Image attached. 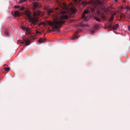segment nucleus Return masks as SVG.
<instances>
[{"label": "nucleus", "mask_w": 130, "mask_h": 130, "mask_svg": "<svg viewBox=\"0 0 130 130\" xmlns=\"http://www.w3.org/2000/svg\"><path fill=\"white\" fill-rule=\"evenodd\" d=\"M60 13L62 15H60L59 17L57 16L54 18L53 22L49 21L48 23V25L52 27L53 31H57L58 32H60V31L59 28L61 27L62 24L65 22L63 19L68 18L67 16L64 15V14H66L67 12L65 11L64 10H60Z\"/></svg>", "instance_id": "1"}, {"label": "nucleus", "mask_w": 130, "mask_h": 130, "mask_svg": "<svg viewBox=\"0 0 130 130\" xmlns=\"http://www.w3.org/2000/svg\"><path fill=\"white\" fill-rule=\"evenodd\" d=\"M92 3L94 7L91 9V12L92 13L94 11L96 12L98 14L101 15L103 19H104L105 17L103 14V12L105 13L107 12L109 8L104 6L103 3L99 0H93Z\"/></svg>", "instance_id": "2"}, {"label": "nucleus", "mask_w": 130, "mask_h": 130, "mask_svg": "<svg viewBox=\"0 0 130 130\" xmlns=\"http://www.w3.org/2000/svg\"><path fill=\"white\" fill-rule=\"evenodd\" d=\"M25 14L27 16L29 19V20L31 23V24H33V23H35L37 21V19L34 17H31L30 12L29 11H26L25 12Z\"/></svg>", "instance_id": "3"}, {"label": "nucleus", "mask_w": 130, "mask_h": 130, "mask_svg": "<svg viewBox=\"0 0 130 130\" xmlns=\"http://www.w3.org/2000/svg\"><path fill=\"white\" fill-rule=\"evenodd\" d=\"M41 13L39 10H37L34 11L33 17L35 18L37 20V22L35 23H33L34 25H36L39 22L38 17L40 15Z\"/></svg>", "instance_id": "4"}, {"label": "nucleus", "mask_w": 130, "mask_h": 130, "mask_svg": "<svg viewBox=\"0 0 130 130\" xmlns=\"http://www.w3.org/2000/svg\"><path fill=\"white\" fill-rule=\"evenodd\" d=\"M22 29L24 31H26V34L27 35H31V30L29 29V28H28L26 26H23L21 27Z\"/></svg>", "instance_id": "5"}, {"label": "nucleus", "mask_w": 130, "mask_h": 130, "mask_svg": "<svg viewBox=\"0 0 130 130\" xmlns=\"http://www.w3.org/2000/svg\"><path fill=\"white\" fill-rule=\"evenodd\" d=\"M40 6H39L38 4L37 3H34L32 6V9L33 10H35L37 8H39Z\"/></svg>", "instance_id": "6"}, {"label": "nucleus", "mask_w": 130, "mask_h": 130, "mask_svg": "<svg viewBox=\"0 0 130 130\" xmlns=\"http://www.w3.org/2000/svg\"><path fill=\"white\" fill-rule=\"evenodd\" d=\"M24 42L25 43V44L24 47L25 46H27L30 45L31 43V41L29 40L24 39Z\"/></svg>", "instance_id": "7"}, {"label": "nucleus", "mask_w": 130, "mask_h": 130, "mask_svg": "<svg viewBox=\"0 0 130 130\" xmlns=\"http://www.w3.org/2000/svg\"><path fill=\"white\" fill-rule=\"evenodd\" d=\"M119 27V25L118 24H116L112 26V28L114 30H117L118 29Z\"/></svg>", "instance_id": "8"}, {"label": "nucleus", "mask_w": 130, "mask_h": 130, "mask_svg": "<svg viewBox=\"0 0 130 130\" xmlns=\"http://www.w3.org/2000/svg\"><path fill=\"white\" fill-rule=\"evenodd\" d=\"M88 11L87 10H85L83 14L82 15V18H85V16L86 14H88Z\"/></svg>", "instance_id": "9"}, {"label": "nucleus", "mask_w": 130, "mask_h": 130, "mask_svg": "<svg viewBox=\"0 0 130 130\" xmlns=\"http://www.w3.org/2000/svg\"><path fill=\"white\" fill-rule=\"evenodd\" d=\"M45 39H43L41 38L38 40V41L40 43H43L45 41Z\"/></svg>", "instance_id": "10"}, {"label": "nucleus", "mask_w": 130, "mask_h": 130, "mask_svg": "<svg viewBox=\"0 0 130 130\" xmlns=\"http://www.w3.org/2000/svg\"><path fill=\"white\" fill-rule=\"evenodd\" d=\"M20 12L18 11H16L14 12V15L15 16H19L20 15Z\"/></svg>", "instance_id": "11"}, {"label": "nucleus", "mask_w": 130, "mask_h": 130, "mask_svg": "<svg viewBox=\"0 0 130 130\" xmlns=\"http://www.w3.org/2000/svg\"><path fill=\"white\" fill-rule=\"evenodd\" d=\"M42 25H43L44 26H45L46 25L45 23L43 22H41L38 24V26H39Z\"/></svg>", "instance_id": "12"}, {"label": "nucleus", "mask_w": 130, "mask_h": 130, "mask_svg": "<svg viewBox=\"0 0 130 130\" xmlns=\"http://www.w3.org/2000/svg\"><path fill=\"white\" fill-rule=\"evenodd\" d=\"M4 70L6 71H8L10 70V68L9 67H5L4 68Z\"/></svg>", "instance_id": "13"}, {"label": "nucleus", "mask_w": 130, "mask_h": 130, "mask_svg": "<svg viewBox=\"0 0 130 130\" xmlns=\"http://www.w3.org/2000/svg\"><path fill=\"white\" fill-rule=\"evenodd\" d=\"M89 3H88L86 1H84L83 2H82V4H83L84 5V6L86 5L87 4Z\"/></svg>", "instance_id": "14"}, {"label": "nucleus", "mask_w": 130, "mask_h": 130, "mask_svg": "<svg viewBox=\"0 0 130 130\" xmlns=\"http://www.w3.org/2000/svg\"><path fill=\"white\" fill-rule=\"evenodd\" d=\"M110 24L108 25V27L109 29H111L112 28V23H110Z\"/></svg>", "instance_id": "15"}, {"label": "nucleus", "mask_w": 130, "mask_h": 130, "mask_svg": "<svg viewBox=\"0 0 130 130\" xmlns=\"http://www.w3.org/2000/svg\"><path fill=\"white\" fill-rule=\"evenodd\" d=\"M36 34L39 36L41 34V32H39L37 30H36Z\"/></svg>", "instance_id": "16"}, {"label": "nucleus", "mask_w": 130, "mask_h": 130, "mask_svg": "<svg viewBox=\"0 0 130 130\" xmlns=\"http://www.w3.org/2000/svg\"><path fill=\"white\" fill-rule=\"evenodd\" d=\"M113 16H111V18L109 20V22H110V23H112L111 22L112 21V20H113Z\"/></svg>", "instance_id": "17"}, {"label": "nucleus", "mask_w": 130, "mask_h": 130, "mask_svg": "<svg viewBox=\"0 0 130 130\" xmlns=\"http://www.w3.org/2000/svg\"><path fill=\"white\" fill-rule=\"evenodd\" d=\"M27 1V0H20L19 3H22Z\"/></svg>", "instance_id": "18"}, {"label": "nucleus", "mask_w": 130, "mask_h": 130, "mask_svg": "<svg viewBox=\"0 0 130 130\" xmlns=\"http://www.w3.org/2000/svg\"><path fill=\"white\" fill-rule=\"evenodd\" d=\"M95 19L98 22H100L101 21V20L99 18L95 17Z\"/></svg>", "instance_id": "19"}, {"label": "nucleus", "mask_w": 130, "mask_h": 130, "mask_svg": "<svg viewBox=\"0 0 130 130\" xmlns=\"http://www.w3.org/2000/svg\"><path fill=\"white\" fill-rule=\"evenodd\" d=\"M77 37V35L76 34H75L73 37V38H72V40H74L75 39V38Z\"/></svg>", "instance_id": "20"}, {"label": "nucleus", "mask_w": 130, "mask_h": 130, "mask_svg": "<svg viewBox=\"0 0 130 130\" xmlns=\"http://www.w3.org/2000/svg\"><path fill=\"white\" fill-rule=\"evenodd\" d=\"M20 7L19 6H14V7L15 9H17L19 8Z\"/></svg>", "instance_id": "21"}, {"label": "nucleus", "mask_w": 130, "mask_h": 130, "mask_svg": "<svg viewBox=\"0 0 130 130\" xmlns=\"http://www.w3.org/2000/svg\"><path fill=\"white\" fill-rule=\"evenodd\" d=\"M128 30L130 31V25L128 26Z\"/></svg>", "instance_id": "22"}, {"label": "nucleus", "mask_w": 130, "mask_h": 130, "mask_svg": "<svg viewBox=\"0 0 130 130\" xmlns=\"http://www.w3.org/2000/svg\"><path fill=\"white\" fill-rule=\"evenodd\" d=\"M52 12V11L51 10L50 11V12L49 11H48V14H49L50 13H51Z\"/></svg>", "instance_id": "23"}, {"label": "nucleus", "mask_w": 130, "mask_h": 130, "mask_svg": "<svg viewBox=\"0 0 130 130\" xmlns=\"http://www.w3.org/2000/svg\"><path fill=\"white\" fill-rule=\"evenodd\" d=\"M82 24V23H81L79 25V26H80L81 27H83V25H82L81 24Z\"/></svg>", "instance_id": "24"}, {"label": "nucleus", "mask_w": 130, "mask_h": 130, "mask_svg": "<svg viewBox=\"0 0 130 130\" xmlns=\"http://www.w3.org/2000/svg\"><path fill=\"white\" fill-rule=\"evenodd\" d=\"M59 4H60V2H59V1H58V2H57Z\"/></svg>", "instance_id": "25"}, {"label": "nucleus", "mask_w": 130, "mask_h": 130, "mask_svg": "<svg viewBox=\"0 0 130 130\" xmlns=\"http://www.w3.org/2000/svg\"><path fill=\"white\" fill-rule=\"evenodd\" d=\"M114 0L116 2H118V0Z\"/></svg>", "instance_id": "26"}, {"label": "nucleus", "mask_w": 130, "mask_h": 130, "mask_svg": "<svg viewBox=\"0 0 130 130\" xmlns=\"http://www.w3.org/2000/svg\"><path fill=\"white\" fill-rule=\"evenodd\" d=\"M24 7H22L21 9L22 10H24Z\"/></svg>", "instance_id": "27"}, {"label": "nucleus", "mask_w": 130, "mask_h": 130, "mask_svg": "<svg viewBox=\"0 0 130 130\" xmlns=\"http://www.w3.org/2000/svg\"><path fill=\"white\" fill-rule=\"evenodd\" d=\"M63 5H64V6H65V5H64V3H63Z\"/></svg>", "instance_id": "28"}, {"label": "nucleus", "mask_w": 130, "mask_h": 130, "mask_svg": "<svg viewBox=\"0 0 130 130\" xmlns=\"http://www.w3.org/2000/svg\"><path fill=\"white\" fill-rule=\"evenodd\" d=\"M116 14V13H115V14H114V15H115V14Z\"/></svg>", "instance_id": "29"}]
</instances>
